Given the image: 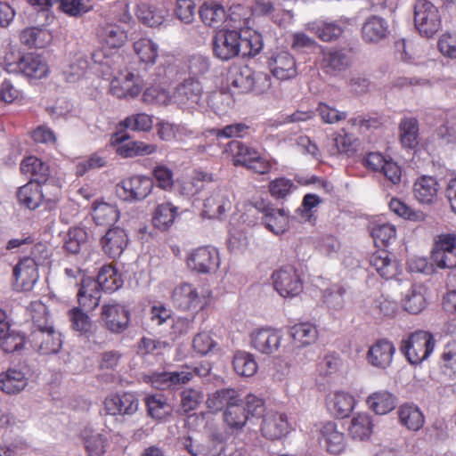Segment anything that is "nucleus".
Listing matches in <instances>:
<instances>
[{"instance_id": "4c0bfd02", "label": "nucleus", "mask_w": 456, "mask_h": 456, "mask_svg": "<svg viewBox=\"0 0 456 456\" xmlns=\"http://www.w3.org/2000/svg\"><path fill=\"white\" fill-rule=\"evenodd\" d=\"M256 150L247 146L241 142L233 140L227 143L224 153L227 158L231 159L235 167H246L249 162V159L256 156Z\"/></svg>"}, {"instance_id": "c9c22d12", "label": "nucleus", "mask_w": 456, "mask_h": 456, "mask_svg": "<svg viewBox=\"0 0 456 456\" xmlns=\"http://www.w3.org/2000/svg\"><path fill=\"white\" fill-rule=\"evenodd\" d=\"M28 385L25 374L17 369L10 368L0 373V389L8 395L21 392Z\"/></svg>"}, {"instance_id": "a878e982", "label": "nucleus", "mask_w": 456, "mask_h": 456, "mask_svg": "<svg viewBox=\"0 0 456 456\" xmlns=\"http://www.w3.org/2000/svg\"><path fill=\"white\" fill-rule=\"evenodd\" d=\"M201 93L202 86L198 78L189 77L175 87L173 98L177 104L190 105L199 102Z\"/></svg>"}, {"instance_id": "cd10ccee", "label": "nucleus", "mask_w": 456, "mask_h": 456, "mask_svg": "<svg viewBox=\"0 0 456 456\" xmlns=\"http://www.w3.org/2000/svg\"><path fill=\"white\" fill-rule=\"evenodd\" d=\"M20 42L28 49L45 48L53 41V35L45 28L29 27L20 31L19 35Z\"/></svg>"}, {"instance_id": "f3484780", "label": "nucleus", "mask_w": 456, "mask_h": 456, "mask_svg": "<svg viewBox=\"0 0 456 456\" xmlns=\"http://www.w3.org/2000/svg\"><path fill=\"white\" fill-rule=\"evenodd\" d=\"M12 275L18 290L30 291L39 278L38 266L34 260L21 257L13 267Z\"/></svg>"}, {"instance_id": "49530a36", "label": "nucleus", "mask_w": 456, "mask_h": 456, "mask_svg": "<svg viewBox=\"0 0 456 456\" xmlns=\"http://www.w3.org/2000/svg\"><path fill=\"white\" fill-rule=\"evenodd\" d=\"M369 408L376 414H387L395 407V397L387 391L372 393L367 398Z\"/></svg>"}, {"instance_id": "7ed1b4c3", "label": "nucleus", "mask_w": 456, "mask_h": 456, "mask_svg": "<svg viewBox=\"0 0 456 456\" xmlns=\"http://www.w3.org/2000/svg\"><path fill=\"white\" fill-rule=\"evenodd\" d=\"M153 187L152 178L142 175H134L124 178L116 185V194L123 201H141L151 193Z\"/></svg>"}, {"instance_id": "72a5a7b5", "label": "nucleus", "mask_w": 456, "mask_h": 456, "mask_svg": "<svg viewBox=\"0 0 456 456\" xmlns=\"http://www.w3.org/2000/svg\"><path fill=\"white\" fill-rule=\"evenodd\" d=\"M101 290L94 280H82L81 287L77 292L79 305L86 310H94L100 303Z\"/></svg>"}, {"instance_id": "1a4fd4ad", "label": "nucleus", "mask_w": 456, "mask_h": 456, "mask_svg": "<svg viewBox=\"0 0 456 456\" xmlns=\"http://www.w3.org/2000/svg\"><path fill=\"white\" fill-rule=\"evenodd\" d=\"M353 63L352 49L326 48L322 51L320 62L322 71L330 76H337L346 70Z\"/></svg>"}, {"instance_id": "9b49d317", "label": "nucleus", "mask_w": 456, "mask_h": 456, "mask_svg": "<svg viewBox=\"0 0 456 456\" xmlns=\"http://www.w3.org/2000/svg\"><path fill=\"white\" fill-rule=\"evenodd\" d=\"M28 339L33 348L42 354H56L62 345L61 333L52 324L34 330Z\"/></svg>"}, {"instance_id": "a19ab883", "label": "nucleus", "mask_w": 456, "mask_h": 456, "mask_svg": "<svg viewBox=\"0 0 456 456\" xmlns=\"http://www.w3.org/2000/svg\"><path fill=\"white\" fill-rule=\"evenodd\" d=\"M370 235L377 247H387L396 239L395 225L387 222H372L370 225Z\"/></svg>"}, {"instance_id": "b1692460", "label": "nucleus", "mask_w": 456, "mask_h": 456, "mask_svg": "<svg viewBox=\"0 0 456 456\" xmlns=\"http://www.w3.org/2000/svg\"><path fill=\"white\" fill-rule=\"evenodd\" d=\"M262 213L263 224L273 233L282 234L289 228V213L285 209L269 204L263 208Z\"/></svg>"}, {"instance_id": "c03bdc74", "label": "nucleus", "mask_w": 456, "mask_h": 456, "mask_svg": "<svg viewBox=\"0 0 456 456\" xmlns=\"http://www.w3.org/2000/svg\"><path fill=\"white\" fill-rule=\"evenodd\" d=\"M199 14L202 22L209 27H218L226 16L224 6L215 1L204 3L199 10Z\"/></svg>"}, {"instance_id": "aec40b11", "label": "nucleus", "mask_w": 456, "mask_h": 456, "mask_svg": "<svg viewBox=\"0 0 456 456\" xmlns=\"http://www.w3.org/2000/svg\"><path fill=\"white\" fill-rule=\"evenodd\" d=\"M142 90V80L133 72H127L123 77L113 78L110 86V93L118 99H134Z\"/></svg>"}, {"instance_id": "a18cd8bd", "label": "nucleus", "mask_w": 456, "mask_h": 456, "mask_svg": "<svg viewBox=\"0 0 456 456\" xmlns=\"http://www.w3.org/2000/svg\"><path fill=\"white\" fill-rule=\"evenodd\" d=\"M223 418L227 427L236 432L242 430L248 419L242 402L235 403L225 409L223 413Z\"/></svg>"}, {"instance_id": "6e6d98bb", "label": "nucleus", "mask_w": 456, "mask_h": 456, "mask_svg": "<svg viewBox=\"0 0 456 456\" xmlns=\"http://www.w3.org/2000/svg\"><path fill=\"white\" fill-rule=\"evenodd\" d=\"M119 125L134 132H150L153 127V118L147 113H136L127 116Z\"/></svg>"}, {"instance_id": "a211bd4d", "label": "nucleus", "mask_w": 456, "mask_h": 456, "mask_svg": "<svg viewBox=\"0 0 456 456\" xmlns=\"http://www.w3.org/2000/svg\"><path fill=\"white\" fill-rule=\"evenodd\" d=\"M369 263L370 266L386 280L395 278L401 273L399 262L384 248L372 252L369 256Z\"/></svg>"}, {"instance_id": "39448f33", "label": "nucleus", "mask_w": 456, "mask_h": 456, "mask_svg": "<svg viewBox=\"0 0 456 456\" xmlns=\"http://www.w3.org/2000/svg\"><path fill=\"white\" fill-rule=\"evenodd\" d=\"M414 24L422 36L432 37L442 26L437 7L428 0H417L414 4Z\"/></svg>"}, {"instance_id": "ddd939ff", "label": "nucleus", "mask_w": 456, "mask_h": 456, "mask_svg": "<svg viewBox=\"0 0 456 456\" xmlns=\"http://www.w3.org/2000/svg\"><path fill=\"white\" fill-rule=\"evenodd\" d=\"M318 441L326 452L332 455H340L346 449V436L338 429V424L334 421L321 424L318 430Z\"/></svg>"}, {"instance_id": "e2e57ef3", "label": "nucleus", "mask_w": 456, "mask_h": 456, "mask_svg": "<svg viewBox=\"0 0 456 456\" xmlns=\"http://www.w3.org/2000/svg\"><path fill=\"white\" fill-rule=\"evenodd\" d=\"M271 196L276 200H283L289 195L297 186L292 180L286 177H279L272 180L268 185Z\"/></svg>"}, {"instance_id": "6e6552de", "label": "nucleus", "mask_w": 456, "mask_h": 456, "mask_svg": "<svg viewBox=\"0 0 456 456\" xmlns=\"http://www.w3.org/2000/svg\"><path fill=\"white\" fill-rule=\"evenodd\" d=\"M431 260L439 268L456 267V234L442 233L435 240Z\"/></svg>"}, {"instance_id": "423d86ee", "label": "nucleus", "mask_w": 456, "mask_h": 456, "mask_svg": "<svg viewBox=\"0 0 456 456\" xmlns=\"http://www.w3.org/2000/svg\"><path fill=\"white\" fill-rule=\"evenodd\" d=\"M175 306L182 311L199 312L210 303V293L200 294L191 283L183 282L177 285L172 293Z\"/></svg>"}, {"instance_id": "0e129e2a", "label": "nucleus", "mask_w": 456, "mask_h": 456, "mask_svg": "<svg viewBox=\"0 0 456 456\" xmlns=\"http://www.w3.org/2000/svg\"><path fill=\"white\" fill-rule=\"evenodd\" d=\"M217 342L213 338L212 334L208 331L199 332L192 340V349L200 355H207L216 349Z\"/></svg>"}, {"instance_id": "c756f323", "label": "nucleus", "mask_w": 456, "mask_h": 456, "mask_svg": "<svg viewBox=\"0 0 456 456\" xmlns=\"http://www.w3.org/2000/svg\"><path fill=\"white\" fill-rule=\"evenodd\" d=\"M346 20H339L336 21L317 20L310 23L308 28L316 37L323 42H331L337 40L344 32Z\"/></svg>"}, {"instance_id": "69168bd1", "label": "nucleus", "mask_w": 456, "mask_h": 456, "mask_svg": "<svg viewBox=\"0 0 456 456\" xmlns=\"http://www.w3.org/2000/svg\"><path fill=\"white\" fill-rule=\"evenodd\" d=\"M440 360L444 371L456 376V341L448 342L444 346Z\"/></svg>"}, {"instance_id": "0eeeda50", "label": "nucleus", "mask_w": 456, "mask_h": 456, "mask_svg": "<svg viewBox=\"0 0 456 456\" xmlns=\"http://www.w3.org/2000/svg\"><path fill=\"white\" fill-rule=\"evenodd\" d=\"M101 320L110 333L121 334L129 328L131 313L127 306L120 303L109 302L101 308Z\"/></svg>"}, {"instance_id": "13d9d810", "label": "nucleus", "mask_w": 456, "mask_h": 456, "mask_svg": "<svg viewBox=\"0 0 456 456\" xmlns=\"http://www.w3.org/2000/svg\"><path fill=\"white\" fill-rule=\"evenodd\" d=\"M87 67L88 61L86 58L75 56L62 70L64 79L69 83L77 82L84 76Z\"/></svg>"}, {"instance_id": "774afa93", "label": "nucleus", "mask_w": 456, "mask_h": 456, "mask_svg": "<svg viewBox=\"0 0 456 456\" xmlns=\"http://www.w3.org/2000/svg\"><path fill=\"white\" fill-rule=\"evenodd\" d=\"M403 306L408 313L418 314L426 307V298L420 291L412 288L405 296Z\"/></svg>"}, {"instance_id": "09e8293b", "label": "nucleus", "mask_w": 456, "mask_h": 456, "mask_svg": "<svg viewBox=\"0 0 456 456\" xmlns=\"http://www.w3.org/2000/svg\"><path fill=\"white\" fill-rule=\"evenodd\" d=\"M93 218L97 225H110L119 218V211L116 206L106 203H93Z\"/></svg>"}, {"instance_id": "bb28decb", "label": "nucleus", "mask_w": 456, "mask_h": 456, "mask_svg": "<svg viewBox=\"0 0 456 456\" xmlns=\"http://www.w3.org/2000/svg\"><path fill=\"white\" fill-rule=\"evenodd\" d=\"M355 405L354 397L343 391H336L327 398V408L331 415L345 419L350 415Z\"/></svg>"}, {"instance_id": "052dcab7", "label": "nucleus", "mask_w": 456, "mask_h": 456, "mask_svg": "<svg viewBox=\"0 0 456 456\" xmlns=\"http://www.w3.org/2000/svg\"><path fill=\"white\" fill-rule=\"evenodd\" d=\"M27 311L37 329L45 328L50 322L47 306L41 301H32L27 307Z\"/></svg>"}, {"instance_id": "f257e3e1", "label": "nucleus", "mask_w": 456, "mask_h": 456, "mask_svg": "<svg viewBox=\"0 0 456 456\" xmlns=\"http://www.w3.org/2000/svg\"><path fill=\"white\" fill-rule=\"evenodd\" d=\"M436 340L431 332L416 330L403 338L400 351L411 364H419L428 359L434 351Z\"/></svg>"}, {"instance_id": "8fccbe9b", "label": "nucleus", "mask_w": 456, "mask_h": 456, "mask_svg": "<svg viewBox=\"0 0 456 456\" xmlns=\"http://www.w3.org/2000/svg\"><path fill=\"white\" fill-rule=\"evenodd\" d=\"M373 424L367 413H358L351 420L348 428L349 435L354 440H366L372 433Z\"/></svg>"}, {"instance_id": "6ab92c4d", "label": "nucleus", "mask_w": 456, "mask_h": 456, "mask_svg": "<svg viewBox=\"0 0 456 456\" xmlns=\"http://www.w3.org/2000/svg\"><path fill=\"white\" fill-rule=\"evenodd\" d=\"M395 353L394 344L387 338H381L369 347L366 360L371 366L385 370L391 365Z\"/></svg>"}, {"instance_id": "3c124183", "label": "nucleus", "mask_w": 456, "mask_h": 456, "mask_svg": "<svg viewBox=\"0 0 456 456\" xmlns=\"http://www.w3.org/2000/svg\"><path fill=\"white\" fill-rule=\"evenodd\" d=\"M42 191V205L47 211L57 208L61 196V187L54 181L48 179L40 183Z\"/></svg>"}, {"instance_id": "79ce46f5", "label": "nucleus", "mask_w": 456, "mask_h": 456, "mask_svg": "<svg viewBox=\"0 0 456 456\" xmlns=\"http://www.w3.org/2000/svg\"><path fill=\"white\" fill-rule=\"evenodd\" d=\"M230 206V201L221 191H215L205 200L202 216L209 219L219 218Z\"/></svg>"}, {"instance_id": "4d7b16f0", "label": "nucleus", "mask_w": 456, "mask_h": 456, "mask_svg": "<svg viewBox=\"0 0 456 456\" xmlns=\"http://www.w3.org/2000/svg\"><path fill=\"white\" fill-rule=\"evenodd\" d=\"M388 206L394 214L405 220L413 222H422L425 220V214L422 211L411 209L405 202L397 198L391 199Z\"/></svg>"}, {"instance_id": "9d476101", "label": "nucleus", "mask_w": 456, "mask_h": 456, "mask_svg": "<svg viewBox=\"0 0 456 456\" xmlns=\"http://www.w3.org/2000/svg\"><path fill=\"white\" fill-rule=\"evenodd\" d=\"M241 35L237 30L222 29L213 38V52L216 57L228 61L240 54Z\"/></svg>"}, {"instance_id": "37998d69", "label": "nucleus", "mask_w": 456, "mask_h": 456, "mask_svg": "<svg viewBox=\"0 0 456 456\" xmlns=\"http://www.w3.org/2000/svg\"><path fill=\"white\" fill-rule=\"evenodd\" d=\"M95 282L102 290L113 292L122 286L123 280L113 265H105L100 269Z\"/></svg>"}, {"instance_id": "f03ea898", "label": "nucleus", "mask_w": 456, "mask_h": 456, "mask_svg": "<svg viewBox=\"0 0 456 456\" xmlns=\"http://www.w3.org/2000/svg\"><path fill=\"white\" fill-rule=\"evenodd\" d=\"M4 70L8 73H21L29 80L42 79L50 73L46 59L43 55L34 53H25L16 62H9V57H6Z\"/></svg>"}, {"instance_id": "412c9836", "label": "nucleus", "mask_w": 456, "mask_h": 456, "mask_svg": "<svg viewBox=\"0 0 456 456\" xmlns=\"http://www.w3.org/2000/svg\"><path fill=\"white\" fill-rule=\"evenodd\" d=\"M96 37L103 49L121 48L127 41V31L115 23H105L97 28Z\"/></svg>"}, {"instance_id": "393cba45", "label": "nucleus", "mask_w": 456, "mask_h": 456, "mask_svg": "<svg viewBox=\"0 0 456 456\" xmlns=\"http://www.w3.org/2000/svg\"><path fill=\"white\" fill-rule=\"evenodd\" d=\"M80 439L88 456H102L107 452L109 439L91 427H85L80 432Z\"/></svg>"}, {"instance_id": "c85d7f7f", "label": "nucleus", "mask_w": 456, "mask_h": 456, "mask_svg": "<svg viewBox=\"0 0 456 456\" xmlns=\"http://www.w3.org/2000/svg\"><path fill=\"white\" fill-rule=\"evenodd\" d=\"M127 235L119 227L109 229L101 240L104 252L111 258L119 256L127 245Z\"/></svg>"}, {"instance_id": "864d4df0", "label": "nucleus", "mask_w": 456, "mask_h": 456, "mask_svg": "<svg viewBox=\"0 0 456 456\" xmlns=\"http://www.w3.org/2000/svg\"><path fill=\"white\" fill-rule=\"evenodd\" d=\"M149 415L158 420H162L172 411L170 404L161 395H149L145 399Z\"/></svg>"}, {"instance_id": "f8f14e48", "label": "nucleus", "mask_w": 456, "mask_h": 456, "mask_svg": "<svg viewBox=\"0 0 456 456\" xmlns=\"http://www.w3.org/2000/svg\"><path fill=\"white\" fill-rule=\"evenodd\" d=\"M186 264L198 273H208L219 267L220 257L215 248L204 246L191 251L186 258Z\"/></svg>"}, {"instance_id": "58836bf2", "label": "nucleus", "mask_w": 456, "mask_h": 456, "mask_svg": "<svg viewBox=\"0 0 456 456\" xmlns=\"http://www.w3.org/2000/svg\"><path fill=\"white\" fill-rule=\"evenodd\" d=\"M289 334L297 347H305L314 344L318 338V331L314 325L302 322L289 328Z\"/></svg>"}, {"instance_id": "ea45409f", "label": "nucleus", "mask_w": 456, "mask_h": 456, "mask_svg": "<svg viewBox=\"0 0 456 456\" xmlns=\"http://www.w3.org/2000/svg\"><path fill=\"white\" fill-rule=\"evenodd\" d=\"M20 172L29 175L33 179L30 181L44 182L50 175L49 166L36 156H28L22 159L20 166Z\"/></svg>"}, {"instance_id": "2eb2a0df", "label": "nucleus", "mask_w": 456, "mask_h": 456, "mask_svg": "<svg viewBox=\"0 0 456 456\" xmlns=\"http://www.w3.org/2000/svg\"><path fill=\"white\" fill-rule=\"evenodd\" d=\"M281 338L282 335L279 330L263 327L251 332L250 345L258 353L270 355L279 350Z\"/></svg>"}, {"instance_id": "2f4dec72", "label": "nucleus", "mask_w": 456, "mask_h": 456, "mask_svg": "<svg viewBox=\"0 0 456 456\" xmlns=\"http://www.w3.org/2000/svg\"><path fill=\"white\" fill-rule=\"evenodd\" d=\"M178 216V208L170 202L158 204L152 213V225L162 232L168 231Z\"/></svg>"}, {"instance_id": "603ef678", "label": "nucleus", "mask_w": 456, "mask_h": 456, "mask_svg": "<svg viewBox=\"0 0 456 456\" xmlns=\"http://www.w3.org/2000/svg\"><path fill=\"white\" fill-rule=\"evenodd\" d=\"M134 51L141 62L154 64L159 56V47L156 43L147 37H142L134 43Z\"/></svg>"}, {"instance_id": "473e14b6", "label": "nucleus", "mask_w": 456, "mask_h": 456, "mask_svg": "<svg viewBox=\"0 0 456 456\" xmlns=\"http://www.w3.org/2000/svg\"><path fill=\"white\" fill-rule=\"evenodd\" d=\"M40 190V183L35 181H29L20 186L16 193L19 204L29 210L38 208L42 205Z\"/></svg>"}, {"instance_id": "bf43d9fd", "label": "nucleus", "mask_w": 456, "mask_h": 456, "mask_svg": "<svg viewBox=\"0 0 456 456\" xmlns=\"http://www.w3.org/2000/svg\"><path fill=\"white\" fill-rule=\"evenodd\" d=\"M68 316L73 330L81 335L87 334L92 330V321L87 314L78 307H73L68 312Z\"/></svg>"}, {"instance_id": "4be33fe9", "label": "nucleus", "mask_w": 456, "mask_h": 456, "mask_svg": "<svg viewBox=\"0 0 456 456\" xmlns=\"http://www.w3.org/2000/svg\"><path fill=\"white\" fill-rule=\"evenodd\" d=\"M269 68L272 74L280 80H289L297 75L296 59L286 51L273 55L269 61Z\"/></svg>"}, {"instance_id": "de8ad7c7", "label": "nucleus", "mask_w": 456, "mask_h": 456, "mask_svg": "<svg viewBox=\"0 0 456 456\" xmlns=\"http://www.w3.org/2000/svg\"><path fill=\"white\" fill-rule=\"evenodd\" d=\"M234 371L241 377L249 378L254 376L258 369L255 356L245 351L235 353L232 360Z\"/></svg>"}, {"instance_id": "5701e85b", "label": "nucleus", "mask_w": 456, "mask_h": 456, "mask_svg": "<svg viewBox=\"0 0 456 456\" xmlns=\"http://www.w3.org/2000/svg\"><path fill=\"white\" fill-rule=\"evenodd\" d=\"M440 185L436 177L421 175L413 183L415 199L424 205H432L437 201Z\"/></svg>"}, {"instance_id": "f704fd0d", "label": "nucleus", "mask_w": 456, "mask_h": 456, "mask_svg": "<svg viewBox=\"0 0 456 456\" xmlns=\"http://www.w3.org/2000/svg\"><path fill=\"white\" fill-rule=\"evenodd\" d=\"M242 400L237 390L234 388H222L210 395L207 400V406L213 411H225L235 403H241Z\"/></svg>"}, {"instance_id": "20e7f679", "label": "nucleus", "mask_w": 456, "mask_h": 456, "mask_svg": "<svg viewBox=\"0 0 456 456\" xmlns=\"http://www.w3.org/2000/svg\"><path fill=\"white\" fill-rule=\"evenodd\" d=\"M271 280L274 289L282 297H296L303 292V280L297 269L292 265H283L275 270Z\"/></svg>"}, {"instance_id": "338daca9", "label": "nucleus", "mask_w": 456, "mask_h": 456, "mask_svg": "<svg viewBox=\"0 0 456 456\" xmlns=\"http://www.w3.org/2000/svg\"><path fill=\"white\" fill-rule=\"evenodd\" d=\"M174 12L181 22L191 24L195 18L196 4L193 0H176Z\"/></svg>"}, {"instance_id": "7c9ffc66", "label": "nucleus", "mask_w": 456, "mask_h": 456, "mask_svg": "<svg viewBox=\"0 0 456 456\" xmlns=\"http://www.w3.org/2000/svg\"><path fill=\"white\" fill-rule=\"evenodd\" d=\"M389 33L387 20L379 16L372 15L366 19L362 28V36L369 43L379 42Z\"/></svg>"}, {"instance_id": "e433bc0d", "label": "nucleus", "mask_w": 456, "mask_h": 456, "mask_svg": "<svg viewBox=\"0 0 456 456\" xmlns=\"http://www.w3.org/2000/svg\"><path fill=\"white\" fill-rule=\"evenodd\" d=\"M399 422L411 431H419L425 423V416L420 409L412 403H404L398 409Z\"/></svg>"}, {"instance_id": "dca6fc26", "label": "nucleus", "mask_w": 456, "mask_h": 456, "mask_svg": "<svg viewBox=\"0 0 456 456\" xmlns=\"http://www.w3.org/2000/svg\"><path fill=\"white\" fill-rule=\"evenodd\" d=\"M292 428L285 413L271 412L265 416L261 424V433L271 441L281 440L289 434Z\"/></svg>"}, {"instance_id": "4468645a", "label": "nucleus", "mask_w": 456, "mask_h": 456, "mask_svg": "<svg viewBox=\"0 0 456 456\" xmlns=\"http://www.w3.org/2000/svg\"><path fill=\"white\" fill-rule=\"evenodd\" d=\"M135 15L139 21L149 28H159L167 21L170 12L163 2H142L137 4Z\"/></svg>"}, {"instance_id": "680f3d73", "label": "nucleus", "mask_w": 456, "mask_h": 456, "mask_svg": "<svg viewBox=\"0 0 456 456\" xmlns=\"http://www.w3.org/2000/svg\"><path fill=\"white\" fill-rule=\"evenodd\" d=\"M107 158L101 155L100 152L91 154L87 159L78 161L75 167L77 176H83L91 170L102 168L107 166Z\"/></svg>"}, {"instance_id": "5fc2aeb1", "label": "nucleus", "mask_w": 456, "mask_h": 456, "mask_svg": "<svg viewBox=\"0 0 456 456\" xmlns=\"http://www.w3.org/2000/svg\"><path fill=\"white\" fill-rule=\"evenodd\" d=\"M399 129L402 144L406 148H414L418 144V120L415 118H405L402 119Z\"/></svg>"}]
</instances>
